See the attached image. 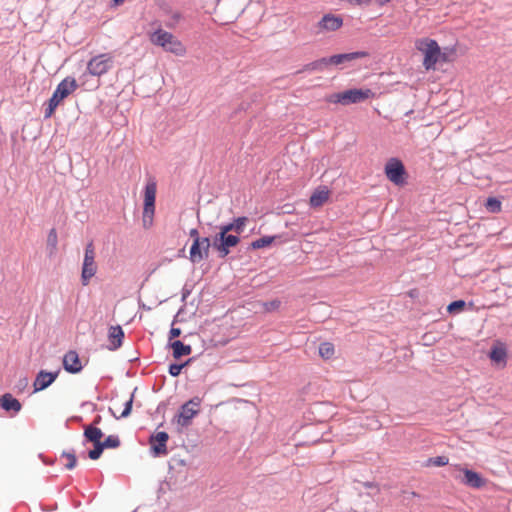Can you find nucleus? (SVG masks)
<instances>
[{
	"instance_id": "f257e3e1",
	"label": "nucleus",
	"mask_w": 512,
	"mask_h": 512,
	"mask_svg": "<svg viewBox=\"0 0 512 512\" xmlns=\"http://www.w3.org/2000/svg\"><path fill=\"white\" fill-rule=\"evenodd\" d=\"M78 87L73 77L64 78L56 87L44 109V119H49L55 112L58 105L67 98Z\"/></svg>"
},
{
	"instance_id": "f03ea898",
	"label": "nucleus",
	"mask_w": 512,
	"mask_h": 512,
	"mask_svg": "<svg viewBox=\"0 0 512 512\" xmlns=\"http://www.w3.org/2000/svg\"><path fill=\"white\" fill-rule=\"evenodd\" d=\"M373 96L374 92L369 88H352L331 94L328 96L327 101L334 104L350 105L361 103Z\"/></svg>"
},
{
	"instance_id": "7ed1b4c3",
	"label": "nucleus",
	"mask_w": 512,
	"mask_h": 512,
	"mask_svg": "<svg viewBox=\"0 0 512 512\" xmlns=\"http://www.w3.org/2000/svg\"><path fill=\"white\" fill-rule=\"evenodd\" d=\"M416 48L424 54V68L426 70L435 69V65L441 57V49L438 42L431 38H422L416 42Z\"/></svg>"
},
{
	"instance_id": "20e7f679",
	"label": "nucleus",
	"mask_w": 512,
	"mask_h": 512,
	"mask_svg": "<svg viewBox=\"0 0 512 512\" xmlns=\"http://www.w3.org/2000/svg\"><path fill=\"white\" fill-rule=\"evenodd\" d=\"M157 184L154 180H150L145 185L144 189V207H143V227L150 228L153 224V217L155 213V200H156Z\"/></svg>"
},
{
	"instance_id": "39448f33",
	"label": "nucleus",
	"mask_w": 512,
	"mask_h": 512,
	"mask_svg": "<svg viewBox=\"0 0 512 512\" xmlns=\"http://www.w3.org/2000/svg\"><path fill=\"white\" fill-rule=\"evenodd\" d=\"M201 403L202 399L194 396L180 406L179 412L174 416L173 421H176L181 427H188L191 425L193 418L199 414Z\"/></svg>"
},
{
	"instance_id": "423d86ee",
	"label": "nucleus",
	"mask_w": 512,
	"mask_h": 512,
	"mask_svg": "<svg viewBox=\"0 0 512 512\" xmlns=\"http://www.w3.org/2000/svg\"><path fill=\"white\" fill-rule=\"evenodd\" d=\"M384 173L387 179L397 186H402L406 183L407 172L405 166L396 157H392L386 162Z\"/></svg>"
},
{
	"instance_id": "0eeeda50",
	"label": "nucleus",
	"mask_w": 512,
	"mask_h": 512,
	"mask_svg": "<svg viewBox=\"0 0 512 512\" xmlns=\"http://www.w3.org/2000/svg\"><path fill=\"white\" fill-rule=\"evenodd\" d=\"M97 272V265L95 262V248L93 242H89L85 247L84 259L81 272V283L87 286L90 279L95 276Z\"/></svg>"
},
{
	"instance_id": "6e6552de",
	"label": "nucleus",
	"mask_w": 512,
	"mask_h": 512,
	"mask_svg": "<svg viewBox=\"0 0 512 512\" xmlns=\"http://www.w3.org/2000/svg\"><path fill=\"white\" fill-rule=\"evenodd\" d=\"M240 242L238 235L226 234L225 232H218L213 237L212 246L217 250L219 258H225L231 248L237 246Z\"/></svg>"
},
{
	"instance_id": "1a4fd4ad",
	"label": "nucleus",
	"mask_w": 512,
	"mask_h": 512,
	"mask_svg": "<svg viewBox=\"0 0 512 512\" xmlns=\"http://www.w3.org/2000/svg\"><path fill=\"white\" fill-rule=\"evenodd\" d=\"M113 67V57L110 53H102L92 57L87 63V71L92 76H102Z\"/></svg>"
},
{
	"instance_id": "9d476101",
	"label": "nucleus",
	"mask_w": 512,
	"mask_h": 512,
	"mask_svg": "<svg viewBox=\"0 0 512 512\" xmlns=\"http://www.w3.org/2000/svg\"><path fill=\"white\" fill-rule=\"evenodd\" d=\"M211 246L212 242L209 237L194 239L189 251L190 261L195 264L207 259L209 257V250Z\"/></svg>"
},
{
	"instance_id": "9b49d317",
	"label": "nucleus",
	"mask_w": 512,
	"mask_h": 512,
	"mask_svg": "<svg viewBox=\"0 0 512 512\" xmlns=\"http://www.w3.org/2000/svg\"><path fill=\"white\" fill-rule=\"evenodd\" d=\"M459 471L462 473V476H456V479L469 488L481 489L487 483V479L479 472L466 467H459Z\"/></svg>"
},
{
	"instance_id": "f8f14e48",
	"label": "nucleus",
	"mask_w": 512,
	"mask_h": 512,
	"mask_svg": "<svg viewBox=\"0 0 512 512\" xmlns=\"http://www.w3.org/2000/svg\"><path fill=\"white\" fill-rule=\"evenodd\" d=\"M169 435L165 431H159L152 434L149 438L150 443V454L153 457H160L167 455V441Z\"/></svg>"
},
{
	"instance_id": "ddd939ff",
	"label": "nucleus",
	"mask_w": 512,
	"mask_h": 512,
	"mask_svg": "<svg viewBox=\"0 0 512 512\" xmlns=\"http://www.w3.org/2000/svg\"><path fill=\"white\" fill-rule=\"evenodd\" d=\"M343 25V18L339 15L331 13L325 14L317 23L318 30L316 33L323 31H336Z\"/></svg>"
},
{
	"instance_id": "4468645a",
	"label": "nucleus",
	"mask_w": 512,
	"mask_h": 512,
	"mask_svg": "<svg viewBox=\"0 0 512 512\" xmlns=\"http://www.w3.org/2000/svg\"><path fill=\"white\" fill-rule=\"evenodd\" d=\"M368 56L369 53L366 51H354L349 53L335 54L327 57V60L329 66H339L354 61L356 59L366 58Z\"/></svg>"
},
{
	"instance_id": "2eb2a0df",
	"label": "nucleus",
	"mask_w": 512,
	"mask_h": 512,
	"mask_svg": "<svg viewBox=\"0 0 512 512\" xmlns=\"http://www.w3.org/2000/svg\"><path fill=\"white\" fill-rule=\"evenodd\" d=\"M58 375L59 370L54 372L40 370L33 383L34 392H39L48 388L57 379Z\"/></svg>"
},
{
	"instance_id": "dca6fc26",
	"label": "nucleus",
	"mask_w": 512,
	"mask_h": 512,
	"mask_svg": "<svg viewBox=\"0 0 512 512\" xmlns=\"http://www.w3.org/2000/svg\"><path fill=\"white\" fill-rule=\"evenodd\" d=\"M63 367L70 374L81 372L83 366L81 364L78 353L75 350H69L63 356Z\"/></svg>"
},
{
	"instance_id": "f3484780",
	"label": "nucleus",
	"mask_w": 512,
	"mask_h": 512,
	"mask_svg": "<svg viewBox=\"0 0 512 512\" xmlns=\"http://www.w3.org/2000/svg\"><path fill=\"white\" fill-rule=\"evenodd\" d=\"M124 336V331L121 326H111L108 331V349L110 351H115L119 349L123 344Z\"/></svg>"
},
{
	"instance_id": "a211bd4d",
	"label": "nucleus",
	"mask_w": 512,
	"mask_h": 512,
	"mask_svg": "<svg viewBox=\"0 0 512 512\" xmlns=\"http://www.w3.org/2000/svg\"><path fill=\"white\" fill-rule=\"evenodd\" d=\"M0 407L6 412H13L15 415L20 412L22 405L12 394L5 393L0 398Z\"/></svg>"
},
{
	"instance_id": "6ab92c4d",
	"label": "nucleus",
	"mask_w": 512,
	"mask_h": 512,
	"mask_svg": "<svg viewBox=\"0 0 512 512\" xmlns=\"http://www.w3.org/2000/svg\"><path fill=\"white\" fill-rule=\"evenodd\" d=\"M247 221L248 218L245 216L234 218L232 222L220 225L219 232L229 234V232L235 231L239 235L243 232Z\"/></svg>"
},
{
	"instance_id": "aec40b11",
	"label": "nucleus",
	"mask_w": 512,
	"mask_h": 512,
	"mask_svg": "<svg viewBox=\"0 0 512 512\" xmlns=\"http://www.w3.org/2000/svg\"><path fill=\"white\" fill-rule=\"evenodd\" d=\"M167 346L172 349V355L175 359H180L181 357L190 355L192 353L191 345L184 344L180 340L168 342Z\"/></svg>"
},
{
	"instance_id": "412c9836",
	"label": "nucleus",
	"mask_w": 512,
	"mask_h": 512,
	"mask_svg": "<svg viewBox=\"0 0 512 512\" xmlns=\"http://www.w3.org/2000/svg\"><path fill=\"white\" fill-rule=\"evenodd\" d=\"M329 67L327 57H322L315 61L305 64L300 70H297L295 74H300L303 72H323Z\"/></svg>"
},
{
	"instance_id": "4be33fe9",
	"label": "nucleus",
	"mask_w": 512,
	"mask_h": 512,
	"mask_svg": "<svg viewBox=\"0 0 512 512\" xmlns=\"http://www.w3.org/2000/svg\"><path fill=\"white\" fill-rule=\"evenodd\" d=\"M172 35L173 34L171 32L159 28L151 34L150 41L154 45L164 49L168 45L169 40L172 39Z\"/></svg>"
},
{
	"instance_id": "5701e85b",
	"label": "nucleus",
	"mask_w": 512,
	"mask_h": 512,
	"mask_svg": "<svg viewBox=\"0 0 512 512\" xmlns=\"http://www.w3.org/2000/svg\"><path fill=\"white\" fill-rule=\"evenodd\" d=\"M103 432L100 428L94 426V425H87L84 427V433H83V436H84V443L85 444L86 442H91V443H96V442H99L101 441V438L103 437Z\"/></svg>"
},
{
	"instance_id": "b1692460",
	"label": "nucleus",
	"mask_w": 512,
	"mask_h": 512,
	"mask_svg": "<svg viewBox=\"0 0 512 512\" xmlns=\"http://www.w3.org/2000/svg\"><path fill=\"white\" fill-rule=\"evenodd\" d=\"M164 50L166 52L173 53L176 56H184L186 53L185 46L174 35H172V39L169 40L168 45L164 48Z\"/></svg>"
},
{
	"instance_id": "393cba45",
	"label": "nucleus",
	"mask_w": 512,
	"mask_h": 512,
	"mask_svg": "<svg viewBox=\"0 0 512 512\" xmlns=\"http://www.w3.org/2000/svg\"><path fill=\"white\" fill-rule=\"evenodd\" d=\"M489 357L491 361L495 363H504L506 362L507 351L503 345H494L491 347L489 352Z\"/></svg>"
},
{
	"instance_id": "a878e982",
	"label": "nucleus",
	"mask_w": 512,
	"mask_h": 512,
	"mask_svg": "<svg viewBox=\"0 0 512 512\" xmlns=\"http://www.w3.org/2000/svg\"><path fill=\"white\" fill-rule=\"evenodd\" d=\"M280 238H281L280 235H272V236L267 235V236H263V237H261L259 239L254 240L250 244V247L253 250L262 249V248L270 246L276 239H280Z\"/></svg>"
},
{
	"instance_id": "bb28decb",
	"label": "nucleus",
	"mask_w": 512,
	"mask_h": 512,
	"mask_svg": "<svg viewBox=\"0 0 512 512\" xmlns=\"http://www.w3.org/2000/svg\"><path fill=\"white\" fill-rule=\"evenodd\" d=\"M329 192L326 189L316 190L310 197V206L319 207L328 199Z\"/></svg>"
},
{
	"instance_id": "cd10ccee",
	"label": "nucleus",
	"mask_w": 512,
	"mask_h": 512,
	"mask_svg": "<svg viewBox=\"0 0 512 512\" xmlns=\"http://www.w3.org/2000/svg\"><path fill=\"white\" fill-rule=\"evenodd\" d=\"M466 306H467V303L464 300H462V299L455 300L448 304L447 312L450 314H453V315L459 314L466 309Z\"/></svg>"
},
{
	"instance_id": "c85d7f7f",
	"label": "nucleus",
	"mask_w": 512,
	"mask_h": 512,
	"mask_svg": "<svg viewBox=\"0 0 512 512\" xmlns=\"http://www.w3.org/2000/svg\"><path fill=\"white\" fill-rule=\"evenodd\" d=\"M93 449L89 450L87 452V457L91 460H97L101 457L103 451L105 450V447L102 443V441L92 443Z\"/></svg>"
},
{
	"instance_id": "c756f323",
	"label": "nucleus",
	"mask_w": 512,
	"mask_h": 512,
	"mask_svg": "<svg viewBox=\"0 0 512 512\" xmlns=\"http://www.w3.org/2000/svg\"><path fill=\"white\" fill-rule=\"evenodd\" d=\"M501 201L496 197H488L485 203L486 209L491 213H498L501 211Z\"/></svg>"
},
{
	"instance_id": "7c9ffc66",
	"label": "nucleus",
	"mask_w": 512,
	"mask_h": 512,
	"mask_svg": "<svg viewBox=\"0 0 512 512\" xmlns=\"http://www.w3.org/2000/svg\"><path fill=\"white\" fill-rule=\"evenodd\" d=\"M192 361V358L188 359L184 363H171L168 367V373L172 377H177L181 374L182 369Z\"/></svg>"
},
{
	"instance_id": "2f4dec72",
	"label": "nucleus",
	"mask_w": 512,
	"mask_h": 512,
	"mask_svg": "<svg viewBox=\"0 0 512 512\" xmlns=\"http://www.w3.org/2000/svg\"><path fill=\"white\" fill-rule=\"evenodd\" d=\"M105 449H115L118 448L121 444L120 438L118 435L113 434L109 435L105 438L104 441H102Z\"/></svg>"
},
{
	"instance_id": "473e14b6",
	"label": "nucleus",
	"mask_w": 512,
	"mask_h": 512,
	"mask_svg": "<svg viewBox=\"0 0 512 512\" xmlns=\"http://www.w3.org/2000/svg\"><path fill=\"white\" fill-rule=\"evenodd\" d=\"M61 457H65L68 459V462L65 464V468L67 470H72L76 467L77 465V458H76V455H75V451L72 449L71 451L67 452V451H63L62 454H61Z\"/></svg>"
},
{
	"instance_id": "72a5a7b5",
	"label": "nucleus",
	"mask_w": 512,
	"mask_h": 512,
	"mask_svg": "<svg viewBox=\"0 0 512 512\" xmlns=\"http://www.w3.org/2000/svg\"><path fill=\"white\" fill-rule=\"evenodd\" d=\"M449 463V458L447 456H436V457H430L427 462L426 466H436V467H443Z\"/></svg>"
},
{
	"instance_id": "f704fd0d",
	"label": "nucleus",
	"mask_w": 512,
	"mask_h": 512,
	"mask_svg": "<svg viewBox=\"0 0 512 512\" xmlns=\"http://www.w3.org/2000/svg\"><path fill=\"white\" fill-rule=\"evenodd\" d=\"M319 353L323 358L329 359L334 354V346L329 342H323L319 346Z\"/></svg>"
},
{
	"instance_id": "c9c22d12",
	"label": "nucleus",
	"mask_w": 512,
	"mask_h": 512,
	"mask_svg": "<svg viewBox=\"0 0 512 512\" xmlns=\"http://www.w3.org/2000/svg\"><path fill=\"white\" fill-rule=\"evenodd\" d=\"M136 391H137V387L134 388L130 398L124 403V408L120 415L121 418H127L131 414L133 401H134V394Z\"/></svg>"
},
{
	"instance_id": "e433bc0d",
	"label": "nucleus",
	"mask_w": 512,
	"mask_h": 512,
	"mask_svg": "<svg viewBox=\"0 0 512 512\" xmlns=\"http://www.w3.org/2000/svg\"><path fill=\"white\" fill-rule=\"evenodd\" d=\"M57 244H58V236H57V232H56V229L55 228H52L49 233H48V237H47V247L51 250V251H54L57 247Z\"/></svg>"
},
{
	"instance_id": "4c0bfd02",
	"label": "nucleus",
	"mask_w": 512,
	"mask_h": 512,
	"mask_svg": "<svg viewBox=\"0 0 512 512\" xmlns=\"http://www.w3.org/2000/svg\"><path fill=\"white\" fill-rule=\"evenodd\" d=\"M183 311V307L178 311V313L175 315L174 319H173V322H172V325H174V323L177 322V317L178 315ZM181 329L180 328H176L174 326L171 327L170 331H169V342H172L173 339L179 337L181 335Z\"/></svg>"
},
{
	"instance_id": "58836bf2",
	"label": "nucleus",
	"mask_w": 512,
	"mask_h": 512,
	"mask_svg": "<svg viewBox=\"0 0 512 512\" xmlns=\"http://www.w3.org/2000/svg\"><path fill=\"white\" fill-rule=\"evenodd\" d=\"M281 305V301L278 299H273L271 301L265 302L263 304L265 311L272 312L277 310Z\"/></svg>"
},
{
	"instance_id": "ea45409f",
	"label": "nucleus",
	"mask_w": 512,
	"mask_h": 512,
	"mask_svg": "<svg viewBox=\"0 0 512 512\" xmlns=\"http://www.w3.org/2000/svg\"><path fill=\"white\" fill-rule=\"evenodd\" d=\"M348 2L359 6H369L372 0H348Z\"/></svg>"
},
{
	"instance_id": "a19ab883",
	"label": "nucleus",
	"mask_w": 512,
	"mask_h": 512,
	"mask_svg": "<svg viewBox=\"0 0 512 512\" xmlns=\"http://www.w3.org/2000/svg\"><path fill=\"white\" fill-rule=\"evenodd\" d=\"M192 290L190 288L187 287V285H185L183 288H182V291H181V300L184 302L188 296L191 294Z\"/></svg>"
},
{
	"instance_id": "79ce46f5",
	"label": "nucleus",
	"mask_w": 512,
	"mask_h": 512,
	"mask_svg": "<svg viewBox=\"0 0 512 512\" xmlns=\"http://www.w3.org/2000/svg\"><path fill=\"white\" fill-rule=\"evenodd\" d=\"M364 487L369 488V489H375L376 492H379V487H378L377 483H375V482H369V481L365 482Z\"/></svg>"
},
{
	"instance_id": "37998d69",
	"label": "nucleus",
	"mask_w": 512,
	"mask_h": 512,
	"mask_svg": "<svg viewBox=\"0 0 512 512\" xmlns=\"http://www.w3.org/2000/svg\"><path fill=\"white\" fill-rule=\"evenodd\" d=\"M189 236H190L193 240H194V239H196V238H201V237L199 236V232H198V230H197L196 228H193V229H191V230H190V232H189Z\"/></svg>"
},
{
	"instance_id": "c03bdc74",
	"label": "nucleus",
	"mask_w": 512,
	"mask_h": 512,
	"mask_svg": "<svg viewBox=\"0 0 512 512\" xmlns=\"http://www.w3.org/2000/svg\"><path fill=\"white\" fill-rule=\"evenodd\" d=\"M101 421H102L101 416H100V415H97V416L94 418V420H93V422H92V424H91V425H94V426H96V427H97V425H98V424H100V423H101Z\"/></svg>"
},
{
	"instance_id": "a18cd8bd",
	"label": "nucleus",
	"mask_w": 512,
	"mask_h": 512,
	"mask_svg": "<svg viewBox=\"0 0 512 512\" xmlns=\"http://www.w3.org/2000/svg\"><path fill=\"white\" fill-rule=\"evenodd\" d=\"M375 1L377 2L378 5L384 6L385 4L390 2L391 0H375Z\"/></svg>"
},
{
	"instance_id": "49530a36",
	"label": "nucleus",
	"mask_w": 512,
	"mask_h": 512,
	"mask_svg": "<svg viewBox=\"0 0 512 512\" xmlns=\"http://www.w3.org/2000/svg\"><path fill=\"white\" fill-rule=\"evenodd\" d=\"M439 61H442V62H446L447 61V55L446 53H442L441 52V57H440V60Z\"/></svg>"
},
{
	"instance_id": "de8ad7c7",
	"label": "nucleus",
	"mask_w": 512,
	"mask_h": 512,
	"mask_svg": "<svg viewBox=\"0 0 512 512\" xmlns=\"http://www.w3.org/2000/svg\"><path fill=\"white\" fill-rule=\"evenodd\" d=\"M112 1H113V4H114L115 6H118V5H120L121 3H123V2H124V0H112Z\"/></svg>"
},
{
	"instance_id": "09e8293b",
	"label": "nucleus",
	"mask_w": 512,
	"mask_h": 512,
	"mask_svg": "<svg viewBox=\"0 0 512 512\" xmlns=\"http://www.w3.org/2000/svg\"><path fill=\"white\" fill-rule=\"evenodd\" d=\"M27 384V379L24 378L23 380H20V386H26Z\"/></svg>"
},
{
	"instance_id": "8fccbe9b",
	"label": "nucleus",
	"mask_w": 512,
	"mask_h": 512,
	"mask_svg": "<svg viewBox=\"0 0 512 512\" xmlns=\"http://www.w3.org/2000/svg\"><path fill=\"white\" fill-rule=\"evenodd\" d=\"M109 412H110V413H111V414H112L116 419H118V418H119V417H117V416L115 415V413H114V411L112 410V408H109Z\"/></svg>"
},
{
	"instance_id": "3c124183",
	"label": "nucleus",
	"mask_w": 512,
	"mask_h": 512,
	"mask_svg": "<svg viewBox=\"0 0 512 512\" xmlns=\"http://www.w3.org/2000/svg\"><path fill=\"white\" fill-rule=\"evenodd\" d=\"M173 18H174L175 20H178V19L180 18V14H178V13L174 14Z\"/></svg>"
}]
</instances>
